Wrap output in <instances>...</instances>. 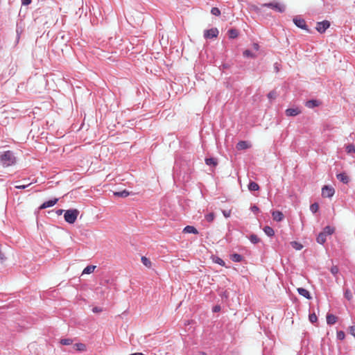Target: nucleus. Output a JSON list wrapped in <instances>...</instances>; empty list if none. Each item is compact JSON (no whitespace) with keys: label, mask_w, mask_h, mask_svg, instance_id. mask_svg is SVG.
I'll return each instance as SVG.
<instances>
[{"label":"nucleus","mask_w":355,"mask_h":355,"mask_svg":"<svg viewBox=\"0 0 355 355\" xmlns=\"http://www.w3.org/2000/svg\"><path fill=\"white\" fill-rule=\"evenodd\" d=\"M263 230L264 233L269 237H272L275 235L274 230L268 225L265 226Z\"/></svg>","instance_id":"412c9836"},{"label":"nucleus","mask_w":355,"mask_h":355,"mask_svg":"<svg viewBox=\"0 0 355 355\" xmlns=\"http://www.w3.org/2000/svg\"><path fill=\"white\" fill-rule=\"evenodd\" d=\"M205 164L208 166L215 167L218 164L216 158L214 157H207L205 158Z\"/></svg>","instance_id":"dca6fc26"},{"label":"nucleus","mask_w":355,"mask_h":355,"mask_svg":"<svg viewBox=\"0 0 355 355\" xmlns=\"http://www.w3.org/2000/svg\"><path fill=\"white\" fill-rule=\"evenodd\" d=\"M79 214V211L76 209H70L65 211L64 214V220L69 224H73Z\"/></svg>","instance_id":"f03ea898"},{"label":"nucleus","mask_w":355,"mask_h":355,"mask_svg":"<svg viewBox=\"0 0 355 355\" xmlns=\"http://www.w3.org/2000/svg\"><path fill=\"white\" fill-rule=\"evenodd\" d=\"M267 96L269 99H275L277 97V92L272 90L268 94Z\"/></svg>","instance_id":"ea45409f"},{"label":"nucleus","mask_w":355,"mask_h":355,"mask_svg":"<svg viewBox=\"0 0 355 355\" xmlns=\"http://www.w3.org/2000/svg\"><path fill=\"white\" fill-rule=\"evenodd\" d=\"M344 297L348 300L351 301L353 299V294L350 289L345 288L344 291Z\"/></svg>","instance_id":"cd10ccee"},{"label":"nucleus","mask_w":355,"mask_h":355,"mask_svg":"<svg viewBox=\"0 0 355 355\" xmlns=\"http://www.w3.org/2000/svg\"><path fill=\"white\" fill-rule=\"evenodd\" d=\"M31 184V183H29L28 184H23V185H16L15 188L17 189H24L29 187Z\"/></svg>","instance_id":"37998d69"},{"label":"nucleus","mask_w":355,"mask_h":355,"mask_svg":"<svg viewBox=\"0 0 355 355\" xmlns=\"http://www.w3.org/2000/svg\"><path fill=\"white\" fill-rule=\"evenodd\" d=\"M319 209V205L317 202H314L310 206V210L312 213L315 214L318 211Z\"/></svg>","instance_id":"c9c22d12"},{"label":"nucleus","mask_w":355,"mask_h":355,"mask_svg":"<svg viewBox=\"0 0 355 355\" xmlns=\"http://www.w3.org/2000/svg\"><path fill=\"white\" fill-rule=\"evenodd\" d=\"M96 268L95 266L89 265L85 267L82 272V275L85 274H91L94 272V269Z\"/></svg>","instance_id":"a878e982"},{"label":"nucleus","mask_w":355,"mask_h":355,"mask_svg":"<svg viewBox=\"0 0 355 355\" xmlns=\"http://www.w3.org/2000/svg\"><path fill=\"white\" fill-rule=\"evenodd\" d=\"M64 211L63 209H58L55 211V213L58 216H60L62 214V213Z\"/></svg>","instance_id":"603ef678"},{"label":"nucleus","mask_w":355,"mask_h":355,"mask_svg":"<svg viewBox=\"0 0 355 355\" xmlns=\"http://www.w3.org/2000/svg\"><path fill=\"white\" fill-rule=\"evenodd\" d=\"M16 163V157L11 150H6L0 154V165L3 167L11 166Z\"/></svg>","instance_id":"f257e3e1"},{"label":"nucleus","mask_w":355,"mask_h":355,"mask_svg":"<svg viewBox=\"0 0 355 355\" xmlns=\"http://www.w3.org/2000/svg\"><path fill=\"white\" fill-rule=\"evenodd\" d=\"M345 150L348 154L355 153V145L353 144H349L345 146Z\"/></svg>","instance_id":"bb28decb"},{"label":"nucleus","mask_w":355,"mask_h":355,"mask_svg":"<svg viewBox=\"0 0 355 355\" xmlns=\"http://www.w3.org/2000/svg\"><path fill=\"white\" fill-rule=\"evenodd\" d=\"M330 26V22L327 20L318 22L316 24L315 29L320 33H324Z\"/></svg>","instance_id":"39448f33"},{"label":"nucleus","mask_w":355,"mask_h":355,"mask_svg":"<svg viewBox=\"0 0 355 355\" xmlns=\"http://www.w3.org/2000/svg\"><path fill=\"white\" fill-rule=\"evenodd\" d=\"M336 337L338 340H343L345 338V334L343 331H338L336 334Z\"/></svg>","instance_id":"e433bc0d"},{"label":"nucleus","mask_w":355,"mask_h":355,"mask_svg":"<svg viewBox=\"0 0 355 355\" xmlns=\"http://www.w3.org/2000/svg\"><path fill=\"white\" fill-rule=\"evenodd\" d=\"M250 209L255 214H257L259 212V208L255 205L251 206Z\"/></svg>","instance_id":"79ce46f5"},{"label":"nucleus","mask_w":355,"mask_h":355,"mask_svg":"<svg viewBox=\"0 0 355 355\" xmlns=\"http://www.w3.org/2000/svg\"><path fill=\"white\" fill-rule=\"evenodd\" d=\"M252 46L255 51H258L259 49V45L257 43H253Z\"/></svg>","instance_id":"3c124183"},{"label":"nucleus","mask_w":355,"mask_h":355,"mask_svg":"<svg viewBox=\"0 0 355 355\" xmlns=\"http://www.w3.org/2000/svg\"><path fill=\"white\" fill-rule=\"evenodd\" d=\"M250 242L253 244H257L260 241L259 238L254 234H252L248 237Z\"/></svg>","instance_id":"7c9ffc66"},{"label":"nucleus","mask_w":355,"mask_h":355,"mask_svg":"<svg viewBox=\"0 0 355 355\" xmlns=\"http://www.w3.org/2000/svg\"><path fill=\"white\" fill-rule=\"evenodd\" d=\"M336 178L341 182H343V184H348L350 181V178L346 174V173L343 172V173H338L336 175Z\"/></svg>","instance_id":"1a4fd4ad"},{"label":"nucleus","mask_w":355,"mask_h":355,"mask_svg":"<svg viewBox=\"0 0 355 355\" xmlns=\"http://www.w3.org/2000/svg\"><path fill=\"white\" fill-rule=\"evenodd\" d=\"M250 147V144L246 141H240L237 143L236 148L238 150H245Z\"/></svg>","instance_id":"ddd939ff"},{"label":"nucleus","mask_w":355,"mask_h":355,"mask_svg":"<svg viewBox=\"0 0 355 355\" xmlns=\"http://www.w3.org/2000/svg\"><path fill=\"white\" fill-rule=\"evenodd\" d=\"M223 214L225 218H229L231 214L230 210H223Z\"/></svg>","instance_id":"49530a36"},{"label":"nucleus","mask_w":355,"mask_h":355,"mask_svg":"<svg viewBox=\"0 0 355 355\" xmlns=\"http://www.w3.org/2000/svg\"><path fill=\"white\" fill-rule=\"evenodd\" d=\"M60 343L63 345H70L73 343V340L71 338H63L60 340Z\"/></svg>","instance_id":"72a5a7b5"},{"label":"nucleus","mask_w":355,"mask_h":355,"mask_svg":"<svg viewBox=\"0 0 355 355\" xmlns=\"http://www.w3.org/2000/svg\"><path fill=\"white\" fill-rule=\"evenodd\" d=\"M183 232L184 233H187V234H198V230L195 227L191 226V225L186 226L183 229Z\"/></svg>","instance_id":"2eb2a0df"},{"label":"nucleus","mask_w":355,"mask_h":355,"mask_svg":"<svg viewBox=\"0 0 355 355\" xmlns=\"http://www.w3.org/2000/svg\"><path fill=\"white\" fill-rule=\"evenodd\" d=\"M261 7L269 8L277 12H284L286 10V6L284 3L272 1L269 3H265L261 5Z\"/></svg>","instance_id":"7ed1b4c3"},{"label":"nucleus","mask_w":355,"mask_h":355,"mask_svg":"<svg viewBox=\"0 0 355 355\" xmlns=\"http://www.w3.org/2000/svg\"><path fill=\"white\" fill-rule=\"evenodd\" d=\"M321 104V102L316 99L309 100L305 103V106L308 108H314L318 107Z\"/></svg>","instance_id":"9b49d317"},{"label":"nucleus","mask_w":355,"mask_h":355,"mask_svg":"<svg viewBox=\"0 0 355 355\" xmlns=\"http://www.w3.org/2000/svg\"><path fill=\"white\" fill-rule=\"evenodd\" d=\"M309 321L311 322V323H315L317 322L318 320V318L316 316V315L313 313H310L309 315Z\"/></svg>","instance_id":"4c0bfd02"},{"label":"nucleus","mask_w":355,"mask_h":355,"mask_svg":"<svg viewBox=\"0 0 355 355\" xmlns=\"http://www.w3.org/2000/svg\"><path fill=\"white\" fill-rule=\"evenodd\" d=\"M291 245L294 249H295L296 250H300L303 248V245L300 243H299L297 241H292V242H291Z\"/></svg>","instance_id":"473e14b6"},{"label":"nucleus","mask_w":355,"mask_h":355,"mask_svg":"<svg viewBox=\"0 0 355 355\" xmlns=\"http://www.w3.org/2000/svg\"><path fill=\"white\" fill-rule=\"evenodd\" d=\"M335 230L334 227L329 226V225H327L326 227H324L322 230V232L326 234L327 236H329V235H331L334 234Z\"/></svg>","instance_id":"b1692460"},{"label":"nucleus","mask_w":355,"mask_h":355,"mask_svg":"<svg viewBox=\"0 0 355 355\" xmlns=\"http://www.w3.org/2000/svg\"><path fill=\"white\" fill-rule=\"evenodd\" d=\"M141 263L147 268L151 267V261H150V259L148 258L143 256V257H141Z\"/></svg>","instance_id":"2f4dec72"},{"label":"nucleus","mask_w":355,"mask_h":355,"mask_svg":"<svg viewBox=\"0 0 355 355\" xmlns=\"http://www.w3.org/2000/svg\"><path fill=\"white\" fill-rule=\"evenodd\" d=\"M227 34L230 39H234L238 37L239 31H238V30H236L235 28H231V29L228 30Z\"/></svg>","instance_id":"5701e85b"},{"label":"nucleus","mask_w":355,"mask_h":355,"mask_svg":"<svg viewBox=\"0 0 355 355\" xmlns=\"http://www.w3.org/2000/svg\"><path fill=\"white\" fill-rule=\"evenodd\" d=\"M219 31L216 28H212L204 31V37L205 39H213L217 37Z\"/></svg>","instance_id":"0eeeda50"},{"label":"nucleus","mask_w":355,"mask_h":355,"mask_svg":"<svg viewBox=\"0 0 355 355\" xmlns=\"http://www.w3.org/2000/svg\"><path fill=\"white\" fill-rule=\"evenodd\" d=\"M94 313H100L102 311V309L98 306H95L92 309Z\"/></svg>","instance_id":"8fccbe9b"},{"label":"nucleus","mask_w":355,"mask_h":355,"mask_svg":"<svg viewBox=\"0 0 355 355\" xmlns=\"http://www.w3.org/2000/svg\"><path fill=\"white\" fill-rule=\"evenodd\" d=\"M330 271L334 275H336L338 273L339 269L337 266H334L331 268Z\"/></svg>","instance_id":"a19ab883"},{"label":"nucleus","mask_w":355,"mask_h":355,"mask_svg":"<svg viewBox=\"0 0 355 355\" xmlns=\"http://www.w3.org/2000/svg\"><path fill=\"white\" fill-rule=\"evenodd\" d=\"M6 259V257L1 251H0V262L3 263Z\"/></svg>","instance_id":"de8ad7c7"},{"label":"nucleus","mask_w":355,"mask_h":355,"mask_svg":"<svg viewBox=\"0 0 355 355\" xmlns=\"http://www.w3.org/2000/svg\"><path fill=\"white\" fill-rule=\"evenodd\" d=\"M130 355H144V354L141 352H136V353L130 354Z\"/></svg>","instance_id":"864d4df0"},{"label":"nucleus","mask_w":355,"mask_h":355,"mask_svg":"<svg viewBox=\"0 0 355 355\" xmlns=\"http://www.w3.org/2000/svg\"><path fill=\"white\" fill-rule=\"evenodd\" d=\"M248 187L250 191H256L259 189V184L257 182H253V181H250L249 182Z\"/></svg>","instance_id":"4be33fe9"},{"label":"nucleus","mask_w":355,"mask_h":355,"mask_svg":"<svg viewBox=\"0 0 355 355\" xmlns=\"http://www.w3.org/2000/svg\"><path fill=\"white\" fill-rule=\"evenodd\" d=\"M327 235L321 232L316 238V241L319 244L323 245L327 241Z\"/></svg>","instance_id":"f3484780"},{"label":"nucleus","mask_w":355,"mask_h":355,"mask_svg":"<svg viewBox=\"0 0 355 355\" xmlns=\"http://www.w3.org/2000/svg\"><path fill=\"white\" fill-rule=\"evenodd\" d=\"M205 217L207 222L211 223L214 220L215 215L213 212H210L206 214Z\"/></svg>","instance_id":"f704fd0d"},{"label":"nucleus","mask_w":355,"mask_h":355,"mask_svg":"<svg viewBox=\"0 0 355 355\" xmlns=\"http://www.w3.org/2000/svg\"><path fill=\"white\" fill-rule=\"evenodd\" d=\"M285 113L288 116H295L301 113V110L298 107L288 108L286 110Z\"/></svg>","instance_id":"9d476101"},{"label":"nucleus","mask_w":355,"mask_h":355,"mask_svg":"<svg viewBox=\"0 0 355 355\" xmlns=\"http://www.w3.org/2000/svg\"><path fill=\"white\" fill-rule=\"evenodd\" d=\"M272 219L277 222H280L283 220L284 216L282 211H272Z\"/></svg>","instance_id":"f8f14e48"},{"label":"nucleus","mask_w":355,"mask_h":355,"mask_svg":"<svg viewBox=\"0 0 355 355\" xmlns=\"http://www.w3.org/2000/svg\"><path fill=\"white\" fill-rule=\"evenodd\" d=\"M349 332L351 335L355 337V326H351L349 327Z\"/></svg>","instance_id":"a18cd8bd"},{"label":"nucleus","mask_w":355,"mask_h":355,"mask_svg":"<svg viewBox=\"0 0 355 355\" xmlns=\"http://www.w3.org/2000/svg\"><path fill=\"white\" fill-rule=\"evenodd\" d=\"M22 6H28L31 3V0H21Z\"/></svg>","instance_id":"09e8293b"},{"label":"nucleus","mask_w":355,"mask_h":355,"mask_svg":"<svg viewBox=\"0 0 355 355\" xmlns=\"http://www.w3.org/2000/svg\"><path fill=\"white\" fill-rule=\"evenodd\" d=\"M220 310H221V306H220V305H218V304L215 305V306L213 307V309H212V311H213L214 313L219 312V311H220Z\"/></svg>","instance_id":"c03bdc74"},{"label":"nucleus","mask_w":355,"mask_h":355,"mask_svg":"<svg viewBox=\"0 0 355 355\" xmlns=\"http://www.w3.org/2000/svg\"><path fill=\"white\" fill-rule=\"evenodd\" d=\"M230 259L234 262H241L243 260V257L237 253L230 254Z\"/></svg>","instance_id":"a211bd4d"},{"label":"nucleus","mask_w":355,"mask_h":355,"mask_svg":"<svg viewBox=\"0 0 355 355\" xmlns=\"http://www.w3.org/2000/svg\"><path fill=\"white\" fill-rule=\"evenodd\" d=\"M212 260L214 263H218L221 266H225V262L221 258L217 256L213 257Z\"/></svg>","instance_id":"c756f323"},{"label":"nucleus","mask_w":355,"mask_h":355,"mask_svg":"<svg viewBox=\"0 0 355 355\" xmlns=\"http://www.w3.org/2000/svg\"><path fill=\"white\" fill-rule=\"evenodd\" d=\"M202 355H205V353H203V354H202Z\"/></svg>","instance_id":"5fc2aeb1"},{"label":"nucleus","mask_w":355,"mask_h":355,"mask_svg":"<svg viewBox=\"0 0 355 355\" xmlns=\"http://www.w3.org/2000/svg\"><path fill=\"white\" fill-rule=\"evenodd\" d=\"M293 21L297 27H298L302 30L306 31V32L309 33H311V31L309 28L308 26L306 25V21L304 19L298 17H295L293 19Z\"/></svg>","instance_id":"20e7f679"},{"label":"nucleus","mask_w":355,"mask_h":355,"mask_svg":"<svg viewBox=\"0 0 355 355\" xmlns=\"http://www.w3.org/2000/svg\"><path fill=\"white\" fill-rule=\"evenodd\" d=\"M335 193V189L329 185H324L322 188V196L324 198H331Z\"/></svg>","instance_id":"423d86ee"},{"label":"nucleus","mask_w":355,"mask_h":355,"mask_svg":"<svg viewBox=\"0 0 355 355\" xmlns=\"http://www.w3.org/2000/svg\"><path fill=\"white\" fill-rule=\"evenodd\" d=\"M73 348L77 352H83L86 350V345L83 343H76L73 345Z\"/></svg>","instance_id":"393cba45"},{"label":"nucleus","mask_w":355,"mask_h":355,"mask_svg":"<svg viewBox=\"0 0 355 355\" xmlns=\"http://www.w3.org/2000/svg\"><path fill=\"white\" fill-rule=\"evenodd\" d=\"M243 55L245 58H255L256 54L252 53L250 50L246 49L243 52Z\"/></svg>","instance_id":"c85d7f7f"},{"label":"nucleus","mask_w":355,"mask_h":355,"mask_svg":"<svg viewBox=\"0 0 355 355\" xmlns=\"http://www.w3.org/2000/svg\"><path fill=\"white\" fill-rule=\"evenodd\" d=\"M130 195V192L125 189L121 191L114 192V196L120 198H126Z\"/></svg>","instance_id":"aec40b11"},{"label":"nucleus","mask_w":355,"mask_h":355,"mask_svg":"<svg viewBox=\"0 0 355 355\" xmlns=\"http://www.w3.org/2000/svg\"><path fill=\"white\" fill-rule=\"evenodd\" d=\"M58 201V198H54L43 202L39 207L40 209H44L54 206Z\"/></svg>","instance_id":"6e6552de"},{"label":"nucleus","mask_w":355,"mask_h":355,"mask_svg":"<svg viewBox=\"0 0 355 355\" xmlns=\"http://www.w3.org/2000/svg\"><path fill=\"white\" fill-rule=\"evenodd\" d=\"M337 322V317L333 314L327 315V323L329 325L334 324Z\"/></svg>","instance_id":"6ab92c4d"},{"label":"nucleus","mask_w":355,"mask_h":355,"mask_svg":"<svg viewBox=\"0 0 355 355\" xmlns=\"http://www.w3.org/2000/svg\"><path fill=\"white\" fill-rule=\"evenodd\" d=\"M211 13L215 16H219L220 15V10L216 7H213L211 9Z\"/></svg>","instance_id":"58836bf2"},{"label":"nucleus","mask_w":355,"mask_h":355,"mask_svg":"<svg viewBox=\"0 0 355 355\" xmlns=\"http://www.w3.org/2000/svg\"><path fill=\"white\" fill-rule=\"evenodd\" d=\"M297 292L298 293L304 297L307 300H311L312 298L311 295V293H309V291L308 290H306V288H297Z\"/></svg>","instance_id":"4468645a"}]
</instances>
